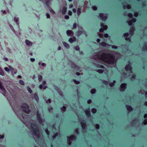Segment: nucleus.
I'll use <instances>...</instances> for the list:
<instances>
[{"mask_svg":"<svg viewBox=\"0 0 147 147\" xmlns=\"http://www.w3.org/2000/svg\"><path fill=\"white\" fill-rule=\"evenodd\" d=\"M128 16L130 18H132L133 16V15L131 13H129L128 14Z\"/></svg>","mask_w":147,"mask_h":147,"instance_id":"47","label":"nucleus"},{"mask_svg":"<svg viewBox=\"0 0 147 147\" xmlns=\"http://www.w3.org/2000/svg\"><path fill=\"white\" fill-rule=\"evenodd\" d=\"M65 18L66 19H68L69 18V17L67 15L65 16Z\"/></svg>","mask_w":147,"mask_h":147,"instance_id":"59","label":"nucleus"},{"mask_svg":"<svg viewBox=\"0 0 147 147\" xmlns=\"http://www.w3.org/2000/svg\"><path fill=\"white\" fill-rule=\"evenodd\" d=\"M14 21L16 22H17L18 21V18L15 17L14 18Z\"/></svg>","mask_w":147,"mask_h":147,"instance_id":"50","label":"nucleus"},{"mask_svg":"<svg viewBox=\"0 0 147 147\" xmlns=\"http://www.w3.org/2000/svg\"><path fill=\"white\" fill-rule=\"evenodd\" d=\"M67 11V8L66 7H63L62 11V14H64Z\"/></svg>","mask_w":147,"mask_h":147,"instance_id":"19","label":"nucleus"},{"mask_svg":"<svg viewBox=\"0 0 147 147\" xmlns=\"http://www.w3.org/2000/svg\"><path fill=\"white\" fill-rule=\"evenodd\" d=\"M100 39L99 38H98L97 39V42L98 43H99V44L100 45H101V42H100Z\"/></svg>","mask_w":147,"mask_h":147,"instance_id":"44","label":"nucleus"},{"mask_svg":"<svg viewBox=\"0 0 147 147\" xmlns=\"http://www.w3.org/2000/svg\"><path fill=\"white\" fill-rule=\"evenodd\" d=\"M76 39L75 37L73 36L69 38V41L70 43H73L74 41H76Z\"/></svg>","mask_w":147,"mask_h":147,"instance_id":"12","label":"nucleus"},{"mask_svg":"<svg viewBox=\"0 0 147 147\" xmlns=\"http://www.w3.org/2000/svg\"><path fill=\"white\" fill-rule=\"evenodd\" d=\"M96 65L97 67H98L101 68V64L97 63H96Z\"/></svg>","mask_w":147,"mask_h":147,"instance_id":"41","label":"nucleus"},{"mask_svg":"<svg viewBox=\"0 0 147 147\" xmlns=\"http://www.w3.org/2000/svg\"><path fill=\"white\" fill-rule=\"evenodd\" d=\"M73 81L76 84H78L80 83V82L79 81L76 80L75 79H73Z\"/></svg>","mask_w":147,"mask_h":147,"instance_id":"26","label":"nucleus"},{"mask_svg":"<svg viewBox=\"0 0 147 147\" xmlns=\"http://www.w3.org/2000/svg\"><path fill=\"white\" fill-rule=\"evenodd\" d=\"M71 138H73L74 140H75L76 139V136L75 135L71 136Z\"/></svg>","mask_w":147,"mask_h":147,"instance_id":"48","label":"nucleus"},{"mask_svg":"<svg viewBox=\"0 0 147 147\" xmlns=\"http://www.w3.org/2000/svg\"><path fill=\"white\" fill-rule=\"evenodd\" d=\"M25 42L26 44L28 45L31 46L32 45V42L28 40H26Z\"/></svg>","mask_w":147,"mask_h":147,"instance_id":"17","label":"nucleus"},{"mask_svg":"<svg viewBox=\"0 0 147 147\" xmlns=\"http://www.w3.org/2000/svg\"><path fill=\"white\" fill-rule=\"evenodd\" d=\"M134 30L135 28L134 27H132L129 30V34L131 35L133 34Z\"/></svg>","mask_w":147,"mask_h":147,"instance_id":"13","label":"nucleus"},{"mask_svg":"<svg viewBox=\"0 0 147 147\" xmlns=\"http://www.w3.org/2000/svg\"><path fill=\"white\" fill-rule=\"evenodd\" d=\"M94 58L95 60H101V55H98V54H97L96 55L94 56Z\"/></svg>","mask_w":147,"mask_h":147,"instance_id":"10","label":"nucleus"},{"mask_svg":"<svg viewBox=\"0 0 147 147\" xmlns=\"http://www.w3.org/2000/svg\"><path fill=\"white\" fill-rule=\"evenodd\" d=\"M126 7L128 9H130L131 8L130 5H127L126 6Z\"/></svg>","mask_w":147,"mask_h":147,"instance_id":"56","label":"nucleus"},{"mask_svg":"<svg viewBox=\"0 0 147 147\" xmlns=\"http://www.w3.org/2000/svg\"><path fill=\"white\" fill-rule=\"evenodd\" d=\"M92 8L94 10H96L97 9V7L96 6H93Z\"/></svg>","mask_w":147,"mask_h":147,"instance_id":"42","label":"nucleus"},{"mask_svg":"<svg viewBox=\"0 0 147 147\" xmlns=\"http://www.w3.org/2000/svg\"><path fill=\"white\" fill-rule=\"evenodd\" d=\"M134 15L136 17H137L138 16V13H137V12L135 13H134Z\"/></svg>","mask_w":147,"mask_h":147,"instance_id":"58","label":"nucleus"},{"mask_svg":"<svg viewBox=\"0 0 147 147\" xmlns=\"http://www.w3.org/2000/svg\"><path fill=\"white\" fill-rule=\"evenodd\" d=\"M21 107L23 109V111L27 114H29L31 111L29 109V106L26 103H23L21 105Z\"/></svg>","mask_w":147,"mask_h":147,"instance_id":"3","label":"nucleus"},{"mask_svg":"<svg viewBox=\"0 0 147 147\" xmlns=\"http://www.w3.org/2000/svg\"><path fill=\"white\" fill-rule=\"evenodd\" d=\"M37 118L39 123L40 124H42L43 121V120L41 117L40 114L37 111Z\"/></svg>","mask_w":147,"mask_h":147,"instance_id":"4","label":"nucleus"},{"mask_svg":"<svg viewBox=\"0 0 147 147\" xmlns=\"http://www.w3.org/2000/svg\"><path fill=\"white\" fill-rule=\"evenodd\" d=\"M90 92L92 94H94L96 92V90L95 89H92L90 91Z\"/></svg>","mask_w":147,"mask_h":147,"instance_id":"28","label":"nucleus"},{"mask_svg":"<svg viewBox=\"0 0 147 147\" xmlns=\"http://www.w3.org/2000/svg\"><path fill=\"white\" fill-rule=\"evenodd\" d=\"M116 83V82L115 81H114L113 82V83H111L110 84H109L110 86L111 87H113V86L114 85L115 83Z\"/></svg>","mask_w":147,"mask_h":147,"instance_id":"30","label":"nucleus"},{"mask_svg":"<svg viewBox=\"0 0 147 147\" xmlns=\"http://www.w3.org/2000/svg\"><path fill=\"white\" fill-rule=\"evenodd\" d=\"M77 26V24L76 23H74L73 25V28L72 29H75L76 28Z\"/></svg>","mask_w":147,"mask_h":147,"instance_id":"37","label":"nucleus"},{"mask_svg":"<svg viewBox=\"0 0 147 147\" xmlns=\"http://www.w3.org/2000/svg\"><path fill=\"white\" fill-rule=\"evenodd\" d=\"M63 44L64 46L67 48L69 47V45L65 42H63Z\"/></svg>","mask_w":147,"mask_h":147,"instance_id":"25","label":"nucleus"},{"mask_svg":"<svg viewBox=\"0 0 147 147\" xmlns=\"http://www.w3.org/2000/svg\"><path fill=\"white\" fill-rule=\"evenodd\" d=\"M107 16L106 15H104L103 13H102V20H107Z\"/></svg>","mask_w":147,"mask_h":147,"instance_id":"15","label":"nucleus"},{"mask_svg":"<svg viewBox=\"0 0 147 147\" xmlns=\"http://www.w3.org/2000/svg\"><path fill=\"white\" fill-rule=\"evenodd\" d=\"M97 71L100 74H101V69L97 70Z\"/></svg>","mask_w":147,"mask_h":147,"instance_id":"62","label":"nucleus"},{"mask_svg":"<svg viewBox=\"0 0 147 147\" xmlns=\"http://www.w3.org/2000/svg\"><path fill=\"white\" fill-rule=\"evenodd\" d=\"M38 80L40 81H41L42 79V76L41 75H39L38 76Z\"/></svg>","mask_w":147,"mask_h":147,"instance_id":"34","label":"nucleus"},{"mask_svg":"<svg viewBox=\"0 0 147 147\" xmlns=\"http://www.w3.org/2000/svg\"><path fill=\"white\" fill-rule=\"evenodd\" d=\"M0 88L1 91L3 93V95H4V94L6 93V90L4 86L2 85L0 81Z\"/></svg>","mask_w":147,"mask_h":147,"instance_id":"9","label":"nucleus"},{"mask_svg":"<svg viewBox=\"0 0 147 147\" xmlns=\"http://www.w3.org/2000/svg\"><path fill=\"white\" fill-rule=\"evenodd\" d=\"M125 39L126 40H128L129 41H131V39L129 37H126L125 38Z\"/></svg>","mask_w":147,"mask_h":147,"instance_id":"54","label":"nucleus"},{"mask_svg":"<svg viewBox=\"0 0 147 147\" xmlns=\"http://www.w3.org/2000/svg\"><path fill=\"white\" fill-rule=\"evenodd\" d=\"M46 16L47 18H49L50 17V15L48 13H46Z\"/></svg>","mask_w":147,"mask_h":147,"instance_id":"55","label":"nucleus"},{"mask_svg":"<svg viewBox=\"0 0 147 147\" xmlns=\"http://www.w3.org/2000/svg\"><path fill=\"white\" fill-rule=\"evenodd\" d=\"M91 111L93 113L95 114L96 113V110L95 108H93L91 109Z\"/></svg>","mask_w":147,"mask_h":147,"instance_id":"27","label":"nucleus"},{"mask_svg":"<svg viewBox=\"0 0 147 147\" xmlns=\"http://www.w3.org/2000/svg\"><path fill=\"white\" fill-rule=\"evenodd\" d=\"M4 69L6 71L9 72V69L7 67H5Z\"/></svg>","mask_w":147,"mask_h":147,"instance_id":"45","label":"nucleus"},{"mask_svg":"<svg viewBox=\"0 0 147 147\" xmlns=\"http://www.w3.org/2000/svg\"><path fill=\"white\" fill-rule=\"evenodd\" d=\"M31 125V127L32 129L31 131L32 134L36 136V138H39L40 131L37 124L35 123L32 122Z\"/></svg>","mask_w":147,"mask_h":147,"instance_id":"2","label":"nucleus"},{"mask_svg":"<svg viewBox=\"0 0 147 147\" xmlns=\"http://www.w3.org/2000/svg\"><path fill=\"white\" fill-rule=\"evenodd\" d=\"M85 113L87 117H91V114L89 108H88L86 110H85Z\"/></svg>","mask_w":147,"mask_h":147,"instance_id":"8","label":"nucleus"},{"mask_svg":"<svg viewBox=\"0 0 147 147\" xmlns=\"http://www.w3.org/2000/svg\"><path fill=\"white\" fill-rule=\"evenodd\" d=\"M19 83L21 85H24V81L22 80H20Z\"/></svg>","mask_w":147,"mask_h":147,"instance_id":"33","label":"nucleus"},{"mask_svg":"<svg viewBox=\"0 0 147 147\" xmlns=\"http://www.w3.org/2000/svg\"><path fill=\"white\" fill-rule=\"evenodd\" d=\"M104 36L106 38H107L109 37V35L107 34H105L104 35Z\"/></svg>","mask_w":147,"mask_h":147,"instance_id":"52","label":"nucleus"},{"mask_svg":"<svg viewBox=\"0 0 147 147\" xmlns=\"http://www.w3.org/2000/svg\"><path fill=\"white\" fill-rule=\"evenodd\" d=\"M95 127L96 129L98 130L99 129L100 127L99 124H95Z\"/></svg>","mask_w":147,"mask_h":147,"instance_id":"36","label":"nucleus"},{"mask_svg":"<svg viewBox=\"0 0 147 147\" xmlns=\"http://www.w3.org/2000/svg\"><path fill=\"white\" fill-rule=\"evenodd\" d=\"M92 102V100L90 99H89L87 101V103L88 104H90Z\"/></svg>","mask_w":147,"mask_h":147,"instance_id":"60","label":"nucleus"},{"mask_svg":"<svg viewBox=\"0 0 147 147\" xmlns=\"http://www.w3.org/2000/svg\"><path fill=\"white\" fill-rule=\"evenodd\" d=\"M124 36L127 37L129 36V33H126L124 34Z\"/></svg>","mask_w":147,"mask_h":147,"instance_id":"53","label":"nucleus"},{"mask_svg":"<svg viewBox=\"0 0 147 147\" xmlns=\"http://www.w3.org/2000/svg\"><path fill=\"white\" fill-rule=\"evenodd\" d=\"M45 132L48 135H49L50 134V132L49 131V130L47 129H46L45 130Z\"/></svg>","mask_w":147,"mask_h":147,"instance_id":"32","label":"nucleus"},{"mask_svg":"<svg viewBox=\"0 0 147 147\" xmlns=\"http://www.w3.org/2000/svg\"><path fill=\"white\" fill-rule=\"evenodd\" d=\"M4 137L3 135H1L0 134V139H3Z\"/></svg>","mask_w":147,"mask_h":147,"instance_id":"63","label":"nucleus"},{"mask_svg":"<svg viewBox=\"0 0 147 147\" xmlns=\"http://www.w3.org/2000/svg\"><path fill=\"white\" fill-rule=\"evenodd\" d=\"M108 28L107 26L104 25L103 23H102V32H103L104 30H106Z\"/></svg>","mask_w":147,"mask_h":147,"instance_id":"11","label":"nucleus"},{"mask_svg":"<svg viewBox=\"0 0 147 147\" xmlns=\"http://www.w3.org/2000/svg\"><path fill=\"white\" fill-rule=\"evenodd\" d=\"M136 78V75H133L132 76L131 78V80H133V79H135Z\"/></svg>","mask_w":147,"mask_h":147,"instance_id":"39","label":"nucleus"},{"mask_svg":"<svg viewBox=\"0 0 147 147\" xmlns=\"http://www.w3.org/2000/svg\"><path fill=\"white\" fill-rule=\"evenodd\" d=\"M126 107L127 110H128V111H132L133 108L131 106H130L129 105H126Z\"/></svg>","mask_w":147,"mask_h":147,"instance_id":"18","label":"nucleus"},{"mask_svg":"<svg viewBox=\"0 0 147 147\" xmlns=\"http://www.w3.org/2000/svg\"><path fill=\"white\" fill-rule=\"evenodd\" d=\"M75 49L76 51H79L80 50V47L78 46H77L75 47Z\"/></svg>","mask_w":147,"mask_h":147,"instance_id":"38","label":"nucleus"},{"mask_svg":"<svg viewBox=\"0 0 147 147\" xmlns=\"http://www.w3.org/2000/svg\"><path fill=\"white\" fill-rule=\"evenodd\" d=\"M82 128L83 129H85L87 127L86 121L85 120H82L80 122Z\"/></svg>","mask_w":147,"mask_h":147,"instance_id":"5","label":"nucleus"},{"mask_svg":"<svg viewBox=\"0 0 147 147\" xmlns=\"http://www.w3.org/2000/svg\"><path fill=\"white\" fill-rule=\"evenodd\" d=\"M71 64L72 65V67L73 68H78V66H76V64L74 63L73 62L71 61Z\"/></svg>","mask_w":147,"mask_h":147,"instance_id":"20","label":"nucleus"},{"mask_svg":"<svg viewBox=\"0 0 147 147\" xmlns=\"http://www.w3.org/2000/svg\"><path fill=\"white\" fill-rule=\"evenodd\" d=\"M102 82L103 84H106L107 85L108 84L107 82V81H103Z\"/></svg>","mask_w":147,"mask_h":147,"instance_id":"49","label":"nucleus"},{"mask_svg":"<svg viewBox=\"0 0 147 147\" xmlns=\"http://www.w3.org/2000/svg\"><path fill=\"white\" fill-rule=\"evenodd\" d=\"M125 69L126 71H129V72L132 73V67L130 64L127 65L125 67Z\"/></svg>","mask_w":147,"mask_h":147,"instance_id":"7","label":"nucleus"},{"mask_svg":"<svg viewBox=\"0 0 147 147\" xmlns=\"http://www.w3.org/2000/svg\"><path fill=\"white\" fill-rule=\"evenodd\" d=\"M66 33L68 36H70V34H74L73 31L70 30H67L66 31Z\"/></svg>","mask_w":147,"mask_h":147,"instance_id":"14","label":"nucleus"},{"mask_svg":"<svg viewBox=\"0 0 147 147\" xmlns=\"http://www.w3.org/2000/svg\"><path fill=\"white\" fill-rule=\"evenodd\" d=\"M59 136V134L58 133L56 132L55 133L53 136V139H55L56 138Z\"/></svg>","mask_w":147,"mask_h":147,"instance_id":"24","label":"nucleus"},{"mask_svg":"<svg viewBox=\"0 0 147 147\" xmlns=\"http://www.w3.org/2000/svg\"><path fill=\"white\" fill-rule=\"evenodd\" d=\"M102 61L109 64H113L115 62V57L111 54H102Z\"/></svg>","mask_w":147,"mask_h":147,"instance_id":"1","label":"nucleus"},{"mask_svg":"<svg viewBox=\"0 0 147 147\" xmlns=\"http://www.w3.org/2000/svg\"><path fill=\"white\" fill-rule=\"evenodd\" d=\"M27 90L28 92L30 94L32 93V91L31 89L29 87H28Z\"/></svg>","mask_w":147,"mask_h":147,"instance_id":"31","label":"nucleus"},{"mask_svg":"<svg viewBox=\"0 0 147 147\" xmlns=\"http://www.w3.org/2000/svg\"><path fill=\"white\" fill-rule=\"evenodd\" d=\"M68 14L69 16H71L72 15V12L70 11H69L68 12Z\"/></svg>","mask_w":147,"mask_h":147,"instance_id":"51","label":"nucleus"},{"mask_svg":"<svg viewBox=\"0 0 147 147\" xmlns=\"http://www.w3.org/2000/svg\"><path fill=\"white\" fill-rule=\"evenodd\" d=\"M106 43L105 42H102V46L103 47H106Z\"/></svg>","mask_w":147,"mask_h":147,"instance_id":"40","label":"nucleus"},{"mask_svg":"<svg viewBox=\"0 0 147 147\" xmlns=\"http://www.w3.org/2000/svg\"><path fill=\"white\" fill-rule=\"evenodd\" d=\"M127 84L126 83H123L120 86V90L121 91H123L126 88Z\"/></svg>","mask_w":147,"mask_h":147,"instance_id":"6","label":"nucleus"},{"mask_svg":"<svg viewBox=\"0 0 147 147\" xmlns=\"http://www.w3.org/2000/svg\"><path fill=\"white\" fill-rule=\"evenodd\" d=\"M81 8H78L77 9V13L78 15H80L81 13Z\"/></svg>","mask_w":147,"mask_h":147,"instance_id":"23","label":"nucleus"},{"mask_svg":"<svg viewBox=\"0 0 147 147\" xmlns=\"http://www.w3.org/2000/svg\"><path fill=\"white\" fill-rule=\"evenodd\" d=\"M72 11L73 12L75 13L76 12V9L74 8L72 9Z\"/></svg>","mask_w":147,"mask_h":147,"instance_id":"64","label":"nucleus"},{"mask_svg":"<svg viewBox=\"0 0 147 147\" xmlns=\"http://www.w3.org/2000/svg\"><path fill=\"white\" fill-rule=\"evenodd\" d=\"M45 3L48 7H49L50 4V1L49 0V1L46 0L45 2Z\"/></svg>","mask_w":147,"mask_h":147,"instance_id":"21","label":"nucleus"},{"mask_svg":"<svg viewBox=\"0 0 147 147\" xmlns=\"http://www.w3.org/2000/svg\"><path fill=\"white\" fill-rule=\"evenodd\" d=\"M75 132L76 134H79V131L78 129H76L75 131Z\"/></svg>","mask_w":147,"mask_h":147,"instance_id":"57","label":"nucleus"},{"mask_svg":"<svg viewBox=\"0 0 147 147\" xmlns=\"http://www.w3.org/2000/svg\"><path fill=\"white\" fill-rule=\"evenodd\" d=\"M66 109V107L64 106H63L62 107V108L61 109V110L62 111H63V112L65 111Z\"/></svg>","mask_w":147,"mask_h":147,"instance_id":"29","label":"nucleus"},{"mask_svg":"<svg viewBox=\"0 0 147 147\" xmlns=\"http://www.w3.org/2000/svg\"><path fill=\"white\" fill-rule=\"evenodd\" d=\"M112 47L113 48L115 49H116L117 48V46H115V45H112Z\"/></svg>","mask_w":147,"mask_h":147,"instance_id":"61","label":"nucleus"},{"mask_svg":"<svg viewBox=\"0 0 147 147\" xmlns=\"http://www.w3.org/2000/svg\"><path fill=\"white\" fill-rule=\"evenodd\" d=\"M142 123L144 125H146L147 124V119H145L143 122Z\"/></svg>","mask_w":147,"mask_h":147,"instance_id":"35","label":"nucleus"},{"mask_svg":"<svg viewBox=\"0 0 147 147\" xmlns=\"http://www.w3.org/2000/svg\"><path fill=\"white\" fill-rule=\"evenodd\" d=\"M76 33L77 36H79L82 34V32L81 31L78 30L76 32Z\"/></svg>","mask_w":147,"mask_h":147,"instance_id":"22","label":"nucleus"},{"mask_svg":"<svg viewBox=\"0 0 147 147\" xmlns=\"http://www.w3.org/2000/svg\"><path fill=\"white\" fill-rule=\"evenodd\" d=\"M128 24L129 25H131L132 24V22L131 20H129L128 22Z\"/></svg>","mask_w":147,"mask_h":147,"instance_id":"46","label":"nucleus"},{"mask_svg":"<svg viewBox=\"0 0 147 147\" xmlns=\"http://www.w3.org/2000/svg\"><path fill=\"white\" fill-rule=\"evenodd\" d=\"M49 10L52 13H55V12L51 8H49Z\"/></svg>","mask_w":147,"mask_h":147,"instance_id":"43","label":"nucleus"},{"mask_svg":"<svg viewBox=\"0 0 147 147\" xmlns=\"http://www.w3.org/2000/svg\"><path fill=\"white\" fill-rule=\"evenodd\" d=\"M34 97L36 102H38L39 100L38 94L37 93H35L34 94Z\"/></svg>","mask_w":147,"mask_h":147,"instance_id":"16","label":"nucleus"}]
</instances>
